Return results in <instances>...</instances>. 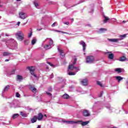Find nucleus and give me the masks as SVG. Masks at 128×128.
<instances>
[{
  "label": "nucleus",
  "mask_w": 128,
  "mask_h": 128,
  "mask_svg": "<svg viewBox=\"0 0 128 128\" xmlns=\"http://www.w3.org/2000/svg\"><path fill=\"white\" fill-rule=\"evenodd\" d=\"M6 45L10 50H18V44L14 39L8 40L6 42Z\"/></svg>",
  "instance_id": "f257e3e1"
},
{
  "label": "nucleus",
  "mask_w": 128,
  "mask_h": 128,
  "mask_svg": "<svg viewBox=\"0 0 128 128\" xmlns=\"http://www.w3.org/2000/svg\"><path fill=\"white\" fill-rule=\"evenodd\" d=\"M57 50L60 54V62L64 64V50H62V48H60V46H58Z\"/></svg>",
  "instance_id": "f03ea898"
},
{
  "label": "nucleus",
  "mask_w": 128,
  "mask_h": 128,
  "mask_svg": "<svg viewBox=\"0 0 128 128\" xmlns=\"http://www.w3.org/2000/svg\"><path fill=\"white\" fill-rule=\"evenodd\" d=\"M76 58H75L74 59L73 63L68 66V70H70L72 71L74 70H76V72H79V70H80V67L74 66V65L76 64Z\"/></svg>",
  "instance_id": "7ed1b4c3"
},
{
  "label": "nucleus",
  "mask_w": 128,
  "mask_h": 128,
  "mask_svg": "<svg viewBox=\"0 0 128 128\" xmlns=\"http://www.w3.org/2000/svg\"><path fill=\"white\" fill-rule=\"evenodd\" d=\"M64 122H66L67 124H82L83 126H86L90 122L88 121L86 122H82V120H78V122H74V121H64Z\"/></svg>",
  "instance_id": "20e7f679"
},
{
  "label": "nucleus",
  "mask_w": 128,
  "mask_h": 128,
  "mask_svg": "<svg viewBox=\"0 0 128 128\" xmlns=\"http://www.w3.org/2000/svg\"><path fill=\"white\" fill-rule=\"evenodd\" d=\"M50 41L48 42V44H46L44 46V48L46 50H50L54 46V41L50 38H49Z\"/></svg>",
  "instance_id": "39448f33"
},
{
  "label": "nucleus",
  "mask_w": 128,
  "mask_h": 128,
  "mask_svg": "<svg viewBox=\"0 0 128 128\" xmlns=\"http://www.w3.org/2000/svg\"><path fill=\"white\" fill-rule=\"evenodd\" d=\"M94 62V56H86V62H87V64H93Z\"/></svg>",
  "instance_id": "423d86ee"
},
{
  "label": "nucleus",
  "mask_w": 128,
  "mask_h": 128,
  "mask_svg": "<svg viewBox=\"0 0 128 128\" xmlns=\"http://www.w3.org/2000/svg\"><path fill=\"white\" fill-rule=\"evenodd\" d=\"M16 36L18 40H20V42H22L24 40V34L22 32V31H18L16 33Z\"/></svg>",
  "instance_id": "0eeeda50"
},
{
  "label": "nucleus",
  "mask_w": 128,
  "mask_h": 128,
  "mask_svg": "<svg viewBox=\"0 0 128 128\" xmlns=\"http://www.w3.org/2000/svg\"><path fill=\"white\" fill-rule=\"evenodd\" d=\"M18 102L16 100H13L12 102H9L10 108H16Z\"/></svg>",
  "instance_id": "6e6552de"
},
{
  "label": "nucleus",
  "mask_w": 128,
  "mask_h": 128,
  "mask_svg": "<svg viewBox=\"0 0 128 128\" xmlns=\"http://www.w3.org/2000/svg\"><path fill=\"white\" fill-rule=\"evenodd\" d=\"M54 122H62L63 124H64V120L62 118H59L58 117H54L53 118Z\"/></svg>",
  "instance_id": "1a4fd4ad"
},
{
  "label": "nucleus",
  "mask_w": 128,
  "mask_h": 128,
  "mask_svg": "<svg viewBox=\"0 0 128 128\" xmlns=\"http://www.w3.org/2000/svg\"><path fill=\"white\" fill-rule=\"evenodd\" d=\"M83 116H90V112L88 110H83Z\"/></svg>",
  "instance_id": "9d476101"
},
{
  "label": "nucleus",
  "mask_w": 128,
  "mask_h": 128,
  "mask_svg": "<svg viewBox=\"0 0 128 128\" xmlns=\"http://www.w3.org/2000/svg\"><path fill=\"white\" fill-rule=\"evenodd\" d=\"M106 54H109L108 56L109 60H114V54L110 52H107Z\"/></svg>",
  "instance_id": "9b49d317"
},
{
  "label": "nucleus",
  "mask_w": 128,
  "mask_h": 128,
  "mask_svg": "<svg viewBox=\"0 0 128 128\" xmlns=\"http://www.w3.org/2000/svg\"><path fill=\"white\" fill-rule=\"evenodd\" d=\"M10 86L8 85L6 86L4 89V90H2V96L3 98H4V92H8V90H10Z\"/></svg>",
  "instance_id": "f8f14e48"
},
{
  "label": "nucleus",
  "mask_w": 128,
  "mask_h": 128,
  "mask_svg": "<svg viewBox=\"0 0 128 128\" xmlns=\"http://www.w3.org/2000/svg\"><path fill=\"white\" fill-rule=\"evenodd\" d=\"M16 72V69H13L11 72L7 73V76H14Z\"/></svg>",
  "instance_id": "ddd939ff"
},
{
  "label": "nucleus",
  "mask_w": 128,
  "mask_h": 128,
  "mask_svg": "<svg viewBox=\"0 0 128 128\" xmlns=\"http://www.w3.org/2000/svg\"><path fill=\"white\" fill-rule=\"evenodd\" d=\"M36 120H38V116H34V117L30 119L32 124H34V122H36Z\"/></svg>",
  "instance_id": "4468645a"
},
{
  "label": "nucleus",
  "mask_w": 128,
  "mask_h": 128,
  "mask_svg": "<svg viewBox=\"0 0 128 128\" xmlns=\"http://www.w3.org/2000/svg\"><path fill=\"white\" fill-rule=\"evenodd\" d=\"M82 86H88V79H83L80 81Z\"/></svg>",
  "instance_id": "2eb2a0df"
},
{
  "label": "nucleus",
  "mask_w": 128,
  "mask_h": 128,
  "mask_svg": "<svg viewBox=\"0 0 128 128\" xmlns=\"http://www.w3.org/2000/svg\"><path fill=\"white\" fill-rule=\"evenodd\" d=\"M114 78H116V80H118V83L124 80V78L120 76H116Z\"/></svg>",
  "instance_id": "dca6fc26"
},
{
  "label": "nucleus",
  "mask_w": 128,
  "mask_h": 128,
  "mask_svg": "<svg viewBox=\"0 0 128 128\" xmlns=\"http://www.w3.org/2000/svg\"><path fill=\"white\" fill-rule=\"evenodd\" d=\"M80 44L81 46H82L83 47V50L84 52L86 50V42H84L81 40L80 42Z\"/></svg>",
  "instance_id": "f3484780"
},
{
  "label": "nucleus",
  "mask_w": 128,
  "mask_h": 128,
  "mask_svg": "<svg viewBox=\"0 0 128 128\" xmlns=\"http://www.w3.org/2000/svg\"><path fill=\"white\" fill-rule=\"evenodd\" d=\"M126 36H128V34H124L123 35H120L119 36V40H124V38H126Z\"/></svg>",
  "instance_id": "a211bd4d"
},
{
  "label": "nucleus",
  "mask_w": 128,
  "mask_h": 128,
  "mask_svg": "<svg viewBox=\"0 0 128 128\" xmlns=\"http://www.w3.org/2000/svg\"><path fill=\"white\" fill-rule=\"evenodd\" d=\"M12 53L8 52H4L2 53L3 56H12Z\"/></svg>",
  "instance_id": "6ab92c4d"
},
{
  "label": "nucleus",
  "mask_w": 128,
  "mask_h": 128,
  "mask_svg": "<svg viewBox=\"0 0 128 128\" xmlns=\"http://www.w3.org/2000/svg\"><path fill=\"white\" fill-rule=\"evenodd\" d=\"M128 60V58L124 56H123L120 57L119 58L120 62H126V60Z\"/></svg>",
  "instance_id": "aec40b11"
},
{
  "label": "nucleus",
  "mask_w": 128,
  "mask_h": 128,
  "mask_svg": "<svg viewBox=\"0 0 128 128\" xmlns=\"http://www.w3.org/2000/svg\"><path fill=\"white\" fill-rule=\"evenodd\" d=\"M43 118H44V115H42V114L39 113L37 117V120H42Z\"/></svg>",
  "instance_id": "412c9836"
},
{
  "label": "nucleus",
  "mask_w": 128,
  "mask_h": 128,
  "mask_svg": "<svg viewBox=\"0 0 128 128\" xmlns=\"http://www.w3.org/2000/svg\"><path fill=\"white\" fill-rule=\"evenodd\" d=\"M16 80H18L19 82H22L24 80L22 76L20 75H17L16 78Z\"/></svg>",
  "instance_id": "4be33fe9"
},
{
  "label": "nucleus",
  "mask_w": 128,
  "mask_h": 128,
  "mask_svg": "<svg viewBox=\"0 0 128 128\" xmlns=\"http://www.w3.org/2000/svg\"><path fill=\"white\" fill-rule=\"evenodd\" d=\"M20 18H22L23 20H24L26 18V14L24 13V12H21L20 13Z\"/></svg>",
  "instance_id": "5701e85b"
},
{
  "label": "nucleus",
  "mask_w": 128,
  "mask_h": 128,
  "mask_svg": "<svg viewBox=\"0 0 128 128\" xmlns=\"http://www.w3.org/2000/svg\"><path fill=\"white\" fill-rule=\"evenodd\" d=\"M109 42H118L119 39L118 38H111L108 39Z\"/></svg>",
  "instance_id": "b1692460"
},
{
  "label": "nucleus",
  "mask_w": 128,
  "mask_h": 128,
  "mask_svg": "<svg viewBox=\"0 0 128 128\" xmlns=\"http://www.w3.org/2000/svg\"><path fill=\"white\" fill-rule=\"evenodd\" d=\"M58 82H64V78H60V77H58L56 78Z\"/></svg>",
  "instance_id": "393cba45"
},
{
  "label": "nucleus",
  "mask_w": 128,
  "mask_h": 128,
  "mask_svg": "<svg viewBox=\"0 0 128 128\" xmlns=\"http://www.w3.org/2000/svg\"><path fill=\"white\" fill-rule=\"evenodd\" d=\"M104 20H103L104 24H106L108 20H110V18L106 16H104Z\"/></svg>",
  "instance_id": "a878e982"
},
{
  "label": "nucleus",
  "mask_w": 128,
  "mask_h": 128,
  "mask_svg": "<svg viewBox=\"0 0 128 128\" xmlns=\"http://www.w3.org/2000/svg\"><path fill=\"white\" fill-rule=\"evenodd\" d=\"M76 70H75L74 72H68V76H76Z\"/></svg>",
  "instance_id": "bb28decb"
},
{
  "label": "nucleus",
  "mask_w": 128,
  "mask_h": 128,
  "mask_svg": "<svg viewBox=\"0 0 128 128\" xmlns=\"http://www.w3.org/2000/svg\"><path fill=\"white\" fill-rule=\"evenodd\" d=\"M20 116H23L24 118H26V116H28V114L24 112H20Z\"/></svg>",
  "instance_id": "cd10ccee"
},
{
  "label": "nucleus",
  "mask_w": 128,
  "mask_h": 128,
  "mask_svg": "<svg viewBox=\"0 0 128 128\" xmlns=\"http://www.w3.org/2000/svg\"><path fill=\"white\" fill-rule=\"evenodd\" d=\"M115 72H117L118 74H120L122 72V68H116Z\"/></svg>",
  "instance_id": "c85d7f7f"
},
{
  "label": "nucleus",
  "mask_w": 128,
  "mask_h": 128,
  "mask_svg": "<svg viewBox=\"0 0 128 128\" xmlns=\"http://www.w3.org/2000/svg\"><path fill=\"white\" fill-rule=\"evenodd\" d=\"M18 116H20V114H13L12 118L14 119L16 118H18Z\"/></svg>",
  "instance_id": "c756f323"
},
{
  "label": "nucleus",
  "mask_w": 128,
  "mask_h": 128,
  "mask_svg": "<svg viewBox=\"0 0 128 128\" xmlns=\"http://www.w3.org/2000/svg\"><path fill=\"white\" fill-rule=\"evenodd\" d=\"M36 38H34L31 42V44L32 46H34V44H36Z\"/></svg>",
  "instance_id": "7c9ffc66"
},
{
  "label": "nucleus",
  "mask_w": 128,
  "mask_h": 128,
  "mask_svg": "<svg viewBox=\"0 0 128 128\" xmlns=\"http://www.w3.org/2000/svg\"><path fill=\"white\" fill-rule=\"evenodd\" d=\"M45 92L46 94H47V96H50V98H52V94L50 92H49L48 91H46Z\"/></svg>",
  "instance_id": "2f4dec72"
},
{
  "label": "nucleus",
  "mask_w": 128,
  "mask_h": 128,
  "mask_svg": "<svg viewBox=\"0 0 128 128\" xmlns=\"http://www.w3.org/2000/svg\"><path fill=\"white\" fill-rule=\"evenodd\" d=\"M28 69L30 71V72H34V68L31 66V67H28Z\"/></svg>",
  "instance_id": "473e14b6"
},
{
  "label": "nucleus",
  "mask_w": 128,
  "mask_h": 128,
  "mask_svg": "<svg viewBox=\"0 0 128 128\" xmlns=\"http://www.w3.org/2000/svg\"><path fill=\"white\" fill-rule=\"evenodd\" d=\"M32 92H34V94H36V92H38V90L36 89V88H32Z\"/></svg>",
  "instance_id": "72a5a7b5"
},
{
  "label": "nucleus",
  "mask_w": 128,
  "mask_h": 128,
  "mask_svg": "<svg viewBox=\"0 0 128 128\" xmlns=\"http://www.w3.org/2000/svg\"><path fill=\"white\" fill-rule=\"evenodd\" d=\"M100 32H106L107 30L106 28H100Z\"/></svg>",
  "instance_id": "f704fd0d"
},
{
  "label": "nucleus",
  "mask_w": 128,
  "mask_h": 128,
  "mask_svg": "<svg viewBox=\"0 0 128 128\" xmlns=\"http://www.w3.org/2000/svg\"><path fill=\"white\" fill-rule=\"evenodd\" d=\"M64 98H66V100L70 98V96H68V94H64Z\"/></svg>",
  "instance_id": "c9c22d12"
},
{
  "label": "nucleus",
  "mask_w": 128,
  "mask_h": 128,
  "mask_svg": "<svg viewBox=\"0 0 128 128\" xmlns=\"http://www.w3.org/2000/svg\"><path fill=\"white\" fill-rule=\"evenodd\" d=\"M58 26V22H54L53 24H52V28L54 26Z\"/></svg>",
  "instance_id": "e433bc0d"
},
{
  "label": "nucleus",
  "mask_w": 128,
  "mask_h": 128,
  "mask_svg": "<svg viewBox=\"0 0 128 128\" xmlns=\"http://www.w3.org/2000/svg\"><path fill=\"white\" fill-rule=\"evenodd\" d=\"M97 84H98V86H101V88H102V86H103L102 84V83L100 81L97 82Z\"/></svg>",
  "instance_id": "4c0bfd02"
},
{
  "label": "nucleus",
  "mask_w": 128,
  "mask_h": 128,
  "mask_svg": "<svg viewBox=\"0 0 128 128\" xmlns=\"http://www.w3.org/2000/svg\"><path fill=\"white\" fill-rule=\"evenodd\" d=\"M32 76H34L35 78H36V74H34V72H30Z\"/></svg>",
  "instance_id": "58836bf2"
},
{
  "label": "nucleus",
  "mask_w": 128,
  "mask_h": 128,
  "mask_svg": "<svg viewBox=\"0 0 128 128\" xmlns=\"http://www.w3.org/2000/svg\"><path fill=\"white\" fill-rule=\"evenodd\" d=\"M24 44H25L26 46H28V43H29L30 42H28V40H26L24 41Z\"/></svg>",
  "instance_id": "ea45409f"
},
{
  "label": "nucleus",
  "mask_w": 128,
  "mask_h": 128,
  "mask_svg": "<svg viewBox=\"0 0 128 128\" xmlns=\"http://www.w3.org/2000/svg\"><path fill=\"white\" fill-rule=\"evenodd\" d=\"M20 93L16 92V98H20Z\"/></svg>",
  "instance_id": "a19ab883"
},
{
  "label": "nucleus",
  "mask_w": 128,
  "mask_h": 128,
  "mask_svg": "<svg viewBox=\"0 0 128 128\" xmlns=\"http://www.w3.org/2000/svg\"><path fill=\"white\" fill-rule=\"evenodd\" d=\"M47 64H48L50 65V66H54V65L53 64L50 63V62H47Z\"/></svg>",
  "instance_id": "79ce46f5"
},
{
  "label": "nucleus",
  "mask_w": 128,
  "mask_h": 128,
  "mask_svg": "<svg viewBox=\"0 0 128 128\" xmlns=\"http://www.w3.org/2000/svg\"><path fill=\"white\" fill-rule=\"evenodd\" d=\"M48 91H49V92H52V87H49L48 88Z\"/></svg>",
  "instance_id": "37998d69"
},
{
  "label": "nucleus",
  "mask_w": 128,
  "mask_h": 128,
  "mask_svg": "<svg viewBox=\"0 0 128 128\" xmlns=\"http://www.w3.org/2000/svg\"><path fill=\"white\" fill-rule=\"evenodd\" d=\"M34 4L36 8H37V6H38V4L37 2H34Z\"/></svg>",
  "instance_id": "c03bdc74"
},
{
  "label": "nucleus",
  "mask_w": 128,
  "mask_h": 128,
  "mask_svg": "<svg viewBox=\"0 0 128 128\" xmlns=\"http://www.w3.org/2000/svg\"><path fill=\"white\" fill-rule=\"evenodd\" d=\"M32 36V32H30V34L28 35V38H30Z\"/></svg>",
  "instance_id": "a18cd8bd"
},
{
  "label": "nucleus",
  "mask_w": 128,
  "mask_h": 128,
  "mask_svg": "<svg viewBox=\"0 0 128 128\" xmlns=\"http://www.w3.org/2000/svg\"><path fill=\"white\" fill-rule=\"evenodd\" d=\"M50 78H54V74H52L50 76Z\"/></svg>",
  "instance_id": "49530a36"
},
{
  "label": "nucleus",
  "mask_w": 128,
  "mask_h": 128,
  "mask_svg": "<svg viewBox=\"0 0 128 128\" xmlns=\"http://www.w3.org/2000/svg\"><path fill=\"white\" fill-rule=\"evenodd\" d=\"M64 24H66L67 26H69L70 25V22H64Z\"/></svg>",
  "instance_id": "de8ad7c7"
},
{
  "label": "nucleus",
  "mask_w": 128,
  "mask_h": 128,
  "mask_svg": "<svg viewBox=\"0 0 128 128\" xmlns=\"http://www.w3.org/2000/svg\"><path fill=\"white\" fill-rule=\"evenodd\" d=\"M20 22H18V24H17V26H20Z\"/></svg>",
  "instance_id": "09e8293b"
},
{
  "label": "nucleus",
  "mask_w": 128,
  "mask_h": 128,
  "mask_svg": "<svg viewBox=\"0 0 128 128\" xmlns=\"http://www.w3.org/2000/svg\"><path fill=\"white\" fill-rule=\"evenodd\" d=\"M5 62H10V60H8V59H6V60H5Z\"/></svg>",
  "instance_id": "8fccbe9b"
},
{
  "label": "nucleus",
  "mask_w": 128,
  "mask_h": 128,
  "mask_svg": "<svg viewBox=\"0 0 128 128\" xmlns=\"http://www.w3.org/2000/svg\"><path fill=\"white\" fill-rule=\"evenodd\" d=\"M6 36H10V35H8V34H6Z\"/></svg>",
  "instance_id": "3c124183"
},
{
  "label": "nucleus",
  "mask_w": 128,
  "mask_h": 128,
  "mask_svg": "<svg viewBox=\"0 0 128 128\" xmlns=\"http://www.w3.org/2000/svg\"><path fill=\"white\" fill-rule=\"evenodd\" d=\"M64 86V85L62 84L61 86L62 88Z\"/></svg>",
  "instance_id": "603ef678"
},
{
  "label": "nucleus",
  "mask_w": 128,
  "mask_h": 128,
  "mask_svg": "<svg viewBox=\"0 0 128 128\" xmlns=\"http://www.w3.org/2000/svg\"><path fill=\"white\" fill-rule=\"evenodd\" d=\"M36 128H40V126L38 125Z\"/></svg>",
  "instance_id": "864d4df0"
},
{
  "label": "nucleus",
  "mask_w": 128,
  "mask_h": 128,
  "mask_svg": "<svg viewBox=\"0 0 128 128\" xmlns=\"http://www.w3.org/2000/svg\"><path fill=\"white\" fill-rule=\"evenodd\" d=\"M16 0V2H20V0Z\"/></svg>",
  "instance_id": "5fc2aeb1"
},
{
  "label": "nucleus",
  "mask_w": 128,
  "mask_h": 128,
  "mask_svg": "<svg viewBox=\"0 0 128 128\" xmlns=\"http://www.w3.org/2000/svg\"><path fill=\"white\" fill-rule=\"evenodd\" d=\"M64 94H63L62 96V98H64Z\"/></svg>",
  "instance_id": "6e6d98bb"
},
{
  "label": "nucleus",
  "mask_w": 128,
  "mask_h": 128,
  "mask_svg": "<svg viewBox=\"0 0 128 128\" xmlns=\"http://www.w3.org/2000/svg\"><path fill=\"white\" fill-rule=\"evenodd\" d=\"M46 68L47 70H48V67L47 66V67Z\"/></svg>",
  "instance_id": "4d7b16f0"
},
{
  "label": "nucleus",
  "mask_w": 128,
  "mask_h": 128,
  "mask_svg": "<svg viewBox=\"0 0 128 128\" xmlns=\"http://www.w3.org/2000/svg\"><path fill=\"white\" fill-rule=\"evenodd\" d=\"M56 32H60V31L59 30H56Z\"/></svg>",
  "instance_id": "13d9d810"
},
{
  "label": "nucleus",
  "mask_w": 128,
  "mask_h": 128,
  "mask_svg": "<svg viewBox=\"0 0 128 128\" xmlns=\"http://www.w3.org/2000/svg\"><path fill=\"white\" fill-rule=\"evenodd\" d=\"M42 30V29H38V30Z\"/></svg>",
  "instance_id": "bf43d9fd"
},
{
  "label": "nucleus",
  "mask_w": 128,
  "mask_h": 128,
  "mask_svg": "<svg viewBox=\"0 0 128 128\" xmlns=\"http://www.w3.org/2000/svg\"><path fill=\"white\" fill-rule=\"evenodd\" d=\"M0 18H2V16H0Z\"/></svg>",
  "instance_id": "052dcab7"
},
{
  "label": "nucleus",
  "mask_w": 128,
  "mask_h": 128,
  "mask_svg": "<svg viewBox=\"0 0 128 128\" xmlns=\"http://www.w3.org/2000/svg\"><path fill=\"white\" fill-rule=\"evenodd\" d=\"M44 116H46V115L45 114V115H44Z\"/></svg>",
  "instance_id": "680f3d73"
},
{
  "label": "nucleus",
  "mask_w": 128,
  "mask_h": 128,
  "mask_svg": "<svg viewBox=\"0 0 128 128\" xmlns=\"http://www.w3.org/2000/svg\"><path fill=\"white\" fill-rule=\"evenodd\" d=\"M64 34H68V33H66V32H64Z\"/></svg>",
  "instance_id": "e2e57ef3"
},
{
  "label": "nucleus",
  "mask_w": 128,
  "mask_h": 128,
  "mask_svg": "<svg viewBox=\"0 0 128 128\" xmlns=\"http://www.w3.org/2000/svg\"><path fill=\"white\" fill-rule=\"evenodd\" d=\"M24 24H26V23H24Z\"/></svg>",
  "instance_id": "0e129e2a"
}]
</instances>
